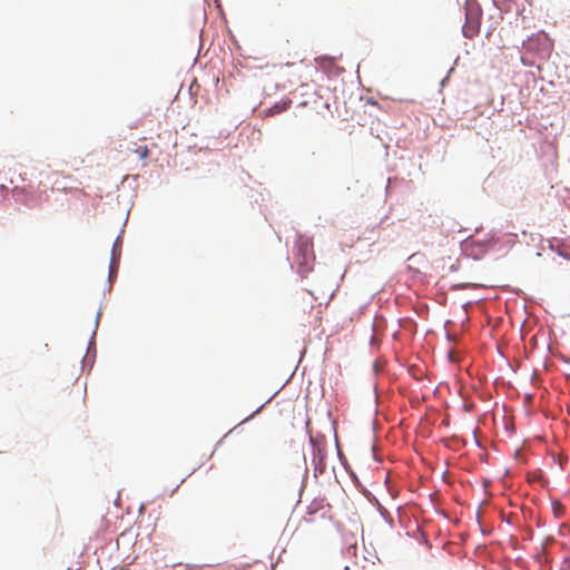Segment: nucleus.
<instances>
[{
	"label": "nucleus",
	"instance_id": "f257e3e1",
	"mask_svg": "<svg viewBox=\"0 0 570 570\" xmlns=\"http://www.w3.org/2000/svg\"><path fill=\"white\" fill-rule=\"evenodd\" d=\"M512 239L509 235L504 234L498 236L494 233L489 234L488 238L482 240H471L469 248L474 259H481L485 254L491 252L504 253L511 247Z\"/></svg>",
	"mask_w": 570,
	"mask_h": 570
},
{
	"label": "nucleus",
	"instance_id": "f03ea898",
	"mask_svg": "<svg viewBox=\"0 0 570 570\" xmlns=\"http://www.w3.org/2000/svg\"><path fill=\"white\" fill-rule=\"evenodd\" d=\"M463 9L465 21L462 35L466 39H473L480 32L483 10L476 0H465Z\"/></svg>",
	"mask_w": 570,
	"mask_h": 570
},
{
	"label": "nucleus",
	"instance_id": "7ed1b4c3",
	"mask_svg": "<svg viewBox=\"0 0 570 570\" xmlns=\"http://www.w3.org/2000/svg\"><path fill=\"white\" fill-rule=\"evenodd\" d=\"M296 252L294 253V259L297 264V273L303 277L309 273L313 267L312 263L314 262L313 254V245L308 238H304L303 236H298L295 242Z\"/></svg>",
	"mask_w": 570,
	"mask_h": 570
},
{
	"label": "nucleus",
	"instance_id": "20e7f679",
	"mask_svg": "<svg viewBox=\"0 0 570 570\" xmlns=\"http://www.w3.org/2000/svg\"><path fill=\"white\" fill-rule=\"evenodd\" d=\"M522 47L532 53H538L541 56L549 55L552 50V42L549 36L539 31L529 36L525 40L522 41Z\"/></svg>",
	"mask_w": 570,
	"mask_h": 570
},
{
	"label": "nucleus",
	"instance_id": "39448f33",
	"mask_svg": "<svg viewBox=\"0 0 570 570\" xmlns=\"http://www.w3.org/2000/svg\"><path fill=\"white\" fill-rule=\"evenodd\" d=\"M121 246H122V237L121 235H118L115 239L111 253H110V263H109V271H108V288L107 291H111L112 283L116 281L118 275V269L120 265V257H121Z\"/></svg>",
	"mask_w": 570,
	"mask_h": 570
},
{
	"label": "nucleus",
	"instance_id": "423d86ee",
	"mask_svg": "<svg viewBox=\"0 0 570 570\" xmlns=\"http://www.w3.org/2000/svg\"><path fill=\"white\" fill-rule=\"evenodd\" d=\"M101 308L97 312L96 320H95V328L92 331V334L88 341L86 355L81 360V366L82 370L86 368V366H89L90 368L94 366L96 361V334L99 326L100 317H101Z\"/></svg>",
	"mask_w": 570,
	"mask_h": 570
},
{
	"label": "nucleus",
	"instance_id": "0eeeda50",
	"mask_svg": "<svg viewBox=\"0 0 570 570\" xmlns=\"http://www.w3.org/2000/svg\"><path fill=\"white\" fill-rule=\"evenodd\" d=\"M309 445L312 448V455L313 456H320L322 459L323 455H326L325 452V443L326 438L324 434L318 433L316 435L309 434Z\"/></svg>",
	"mask_w": 570,
	"mask_h": 570
},
{
	"label": "nucleus",
	"instance_id": "6e6552de",
	"mask_svg": "<svg viewBox=\"0 0 570 570\" xmlns=\"http://www.w3.org/2000/svg\"><path fill=\"white\" fill-rule=\"evenodd\" d=\"M291 107V100H282L278 102H275L272 107L264 110V114L266 116H275L278 115L285 110H287Z\"/></svg>",
	"mask_w": 570,
	"mask_h": 570
},
{
	"label": "nucleus",
	"instance_id": "1a4fd4ad",
	"mask_svg": "<svg viewBox=\"0 0 570 570\" xmlns=\"http://www.w3.org/2000/svg\"><path fill=\"white\" fill-rule=\"evenodd\" d=\"M325 459H326V455H323L322 459L320 456H316V458L313 456L312 463L314 465L315 474L323 473L325 471V469H326Z\"/></svg>",
	"mask_w": 570,
	"mask_h": 570
},
{
	"label": "nucleus",
	"instance_id": "9d476101",
	"mask_svg": "<svg viewBox=\"0 0 570 570\" xmlns=\"http://www.w3.org/2000/svg\"><path fill=\"white\" fill-rule=\"evenodd\" d=\"M315 154L316 153H315L313 146H309V145L302 146L299 149L301 157H303L305 159H307L308 157H314Z\"/></svg>",
	"mask_w": 570,
	"mask_h": 570
},
{
	"label": "nucleus",
	"instance_id": "9b49d317",
	"mask_svg": "<svg viewBox=\"0 0 570 570\" xmlns=\"http://www.w3.org/2000/svg\"><path fill=\"white\" fill-rule=\"evenodd\" d=\"M379 510H380L382 518L385 520V522L389 523L391 527H393L394 521H393L392 515L389 513V511L386 509H384L383 507H380Z\"/></svg>",
	"mask_w": 570,
	"mask_h": 570
},
{
	"label": "nucleus",
	"instance_id": "f8f14e48",
	"mask_svg": "<svg viewBox=\"0 0 570 570\" xmlns=\"http://www.w3.org/2000/svg\"><path fill=\"white\" fill-rule=\"evenodd\" d=\"M264 406H265V404H262L261 406H258V407L256 409V411H254L252 414H249L247 417H245V419L239 423V425H240V424H243V423H246V422L250 421V420H252L256 414H258V413L262 411V409H263Z\"/></svg>",
	"mask_w": 570,
	"mask_h": 570
},
{
	"label": "nucleus",
	"instance_id": "ddd939ff",
	"mask_svg": "<svg viewBox=\"0 0 570 570\" xmlns=\"http://www.w3.org/2000/svg\"><path fill=\"white\" fill-rule=\"evenodd\" d=\"M552 508L556 515H560L563 510V507L560 502H552Z\"/></svg>",
	"mask_w": 570,
	"mask_h": 570
},
{
	"label": "nucleus",
	"instance_id": "4468645a",
	"mask_svg": "<svg viewBox=\"0 0 570 570\" xmlns=\"http://www.w3.org/2000/svg\"><path fill=\"white\" fill-rule=\"evenodd\" d=\"M524 531H525V537H524V539H525V540H530V539H532L533 533H534V532H533V530H532L531 528H525V530H524Z\"/></svg>",
	"mask_w": 570,
	"mask_h": 570
},
{
	"label": "nucleus",
	"instance_id": "2eb2a0df",
	"mask_svg": "<svg viewBox=\"0 0 570 570\" xmlns=\"http://www.w3.org/2000/svg\"><path fill=\"white\" fill-rule=\"evenodd\" d=\"M333 430H334V433H335V443H336V446H338V439H337V435H336L335 423H333ZM337 450H338V456L341 458L342 456V452H341L340 448H337Z\"/></svg>",
	"mask_w": 570,
	"mask_h": 570
},
{
	"label": "nucleus",
	"instance_id": "dca6fc26",
	"mask_svg": "<svg viewBox=\"0 0 570 570\" xmlns=\"http://www.w3.org/2000/svg\"><path fill=\"white\" fill-rule=\"evenodd\" d=\"M553 542H554L553 537H546V539H544V543H543V547H544L546 544H552Z\"/></svg>",
	"mask_w": 570,
	"mask_h": 570
},
{
	"label": "nucleus",
	"instance_id": "f3484780",
	"mask_svg": "<svg viewBox=\"0 0 570 570\" xmlns=\"http://www.w3.org/2000/svg\"><path fill=\"white\" fill-rule=\"evenodd\" d=\"M147 155H148V148L146 146H144L140 157L145 158V157H147Z\"/></svg>",
	"mask_w": 570,
	"mask_h": 570
},
{
	"label": "nucleus",
	"instance_id": "a211bd4d",
	"mask_svg": "<svg viewBox=\"0 0 570 570\" xmlns=\"http://www.w3.org/2000/svg\"><path fill=\"white\" fill-rule=\"evenodd\" d=\"M568 196L564 199L566 205L570 208V190L567 189Z\"/></svg>",
	"mask_w": 570,
	"mask_h": 570
},
{
	"label": "nucleus",
	"instance_id": "6ab92c4d",
	"mask_svg": "<svg viewBox=\"0 0 570 570\" xmlns=\"http://www.w3.org/2000/svg\"><path fill=\"white\" fill-rule=\"evenodd\" d=\"M481 532H482V534H484V535H490V534H491V532H492V530H491V529H490V530H488V529H483V528H481Z\"/></svg>",
	"mask_w": 570,
	"mask_h": 570
},
{
	"label": "nucleus",
	"instance_id": "aec40b11",
	"mask_svg": "<svg viewBox=\"0 0 570 570\" xmlns=\"http://www.w3.org/2000/svg\"><path fill=\"white\" fill-rule=\"evenodd\" d=\"M562 563L568 564V567H570V556L564 557Z\"/></svg>",
	"mask_w": 570,
	"mask_h": 570
},
{
	"label": "nucleus",
	"instance_id": "412c9836",
	"mask_svg": "<svg viewBox=\"0 0 570 570\" xmlns=\"http://www.w3.org/2000/svg\"><path fill=\"white\" fill-rule=\"evenodd\" d=\"M448 80H449V75H448L446 77H444V78L441 80L440 85H441L442 87H444V86H445V83L448 82Z\"/></svg>",
	"mask_w": 570,
	"mask_h": 570
},
{
	"label": "nucleus",
	"instance_id": "4be33fe9",
	"mask_svg": "<svg viewBox=\"0 0 570 570\" xmlns=\"http://www.w3.org/2000/svg\"><path fill=\"white\" fill-rule=\"evenodd\" d=\"M323 59H328V60H331V61L333 62V58H330V57H327V56L320 57V58H317V59H316V61H318V60H323Z\"/></svg>",
	"mask_w": 570,
	"mask_h": 570
},
{
	"label": "nucleus",
	"instance_id": "5701e85b",
	"mask_svg": "<svg viewBox=\"0 0 570 570\" xmlns=\"http://www.w3.org/2000/svg\"><path fill=\"white\" fill-rule=\"evenodd\" d=\"M416 257H417V255H416V254H413V255H411L407 259H409V261H416Z\"/></svg>",
	"mask_w": 570,
	"mask_h": 570
},
{
	"label": "nucleus",
	"instance_id": "b1692460",
	"mask_svg": "<svg viewBox=\"0 0 570 570\" xmlns=\"http://www.w3.org/2000/svg\"><path fill=\"white\" fill-rule=\"evenodd\" d=\"M186 567H187L188 569L197 568V566H196V564H191V563H187V564H186Z\"/></svg>",
	"mask_w": 570,
	"mask_h": 570
},
{
	"label": "nucleus",
	"instance_id": "393cba45",
	"mask_svg": "<svg viewBox=\"0 0 570 570\" xmlns=\"http://www.w3.org/2000/svg\"><path fill=\"white\" fill-rule=\"evenodd\" d=\"M502 521H504V522H505V523H508V524H510V523H511V521H510L508 518H505L504 515H502Z\"/></svg>",
	"mask_w": 570,
	"mask_h": 570
},
{
	"label": "nucleus",
	"instance_id": "a878e982",
	"mask_svg": "<svg viewBox=\"0 0 570 570\" xmlns=\"http://www.w3.org/2000/svg\"><path fill=\"white\" fill-rule=\"evenodd\" d=\"M476 521L479 524H481V518H480V512L478 511V514H476Z\"/></svg>",
	"mask_w": 570,
	"mask_h": 570
},
{
	"label": "nucleus",
	"instance_id": "bb28decb",
	"mask_svg": "<svg viewBox=\"0 0 570 570\" xmlns=\"http://www.w3.org/2000/svg\"><path fill=\"white\" fill-rule=\"evenodd\" d=\"M144 509H145V504L141 503L140 507H139V512L142 513Z\"/></svg>",
	"mask_w": 570,
	"mask_h": 570
},
{
	"label": "nucleus",
	"instance_id": "cd10ccee",
	"mask_svg": "<svg viewBox=\"0 0 570 570\" xmlns=\"http://www.w3.org/2000/svg\"><path fill=\"white\" fill-rule=\"evenodd\" d=\"M376 344V341L374 337L371 338V345H375Z\"/></svg>",
	"mask_w": 570,
	"mask_h": 570
},
{
	"label": "nucleus",
	"instance_id": "c85d7f7f",
	"mask_svg": "<svg viewBox=\"0 0 570 570\" xmlns=\"http://www.w3.org/2000/svg\"><path fill=\"white\" fill-rule=\"evenodd\" d=\"M373 367H374L375 373H377L379 370H377V364L376 363L373 364Z\"/></svg>",
	"mask_w": 570,
	"mask_h": 570
},
{
	"label": "nucleus",
	"instance_id": "c756f323",
	"mask_svg": "<svg viewBox=\"0 0 570 570\" xmlns=\"http://www.w3.org/2000/svg\"><path fill=\"white\" fill-rule=\"evenodd\" d=\"M271 400H273V396H269V399H267V401H265L264 404H268V402H271Z\"/></svg>",
	"mask_w": 570,
	"mask_h": 570
},
{
	"label": "nucleus",
	"instance_id": "7c9ffc66",
	"mask_svg": "<svg viewBox=\"0 0 570 570\" xmlns=\"http://www.w3.org/2000/svg\"><path fill=\"white\" fill-rule=\"evenodd\" d=\"M271 400H273V396H269V399H267V401H265L264 404H268V402H271Z\"/></svg>",
	"mask_w": 570,
	"mask_h": 570
},
{
	"label": "nucleus",
	"instance_id": "2f4dec72",
	"mask_svg": "<svg viewBox=\"0 0 570 570\" xmlns=\"http://www.w3.org/2000/svg\"><path fill=\"white\" fill-rule=\"evenodd\" d=\"M271 400H273V396H269V399H267V401H265L264 404H268V402H271Z\"/></svg>",
	"mask_w": 570,
	"mask_h": 570
},
{
	"label": "nucleus",
	"instance_id": "473e14b6",
	"mask_svg": "<svg viewBox=\"0 0 570 570\" xmlns=\"http://www.w3.org/2000/svg\"><path fill=\"white\" fill-rule=\"evenodd\" d=\"M446 338H448L449 341H451V340H452L451 334H449V333H448V334H446Z\"/></svg>",
	"mask_w": 570,
	"mask_h": 570
},
{
	"label": "nucleus",
	"instance_id": "72a5a7b5",
	"mask_svg": "<svg viewBox=\"0 0 570 570\" xmlns=\"http://www.w3.org/2000/svg\"><path fill=\"white\" fill-rule=\"evenodd\" d=\"M374 392H375V395L377 396V387L374 386Z\"/></svg>",
	"mask_w": 570,
	"mask_h": 570
},
{
	"label": "nucleus",
	"instance_id": "f704fd0d",
	"mask_svg": "<svg viewBox=\"0 0 570 570\" xmlns=\"http://www.w3.org/2000/svg\"><path fill=\"white\" fill-rule=\"evenodd\" d=\"M560 570H567V569H564V568H560Z\"/></svg>",
	"mask_w": 570,
	"mask_h": 570
}]
</instances>
